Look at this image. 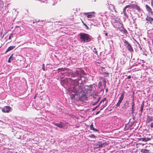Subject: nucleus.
Returning <instances> with one entry per match:
<instances>
[{
  "instance_id": "obj_36",
  "label": "nucleus",
  "mask_w": 153,
  "mask_h": 153,
  "mask_svg": "<svg viewBox=\"0 0 153 153\" xmlns=\"http://www.w3.org/2000/svg\"><path fill=\"white\" fill-rule=\"evenodd\" d=\"M151 4L152 6V7H153V0H151Z\"/></svg>"
},
{
  "instance_id": "obj_29",
  "label": "nucleus",
  "mask_w": 153,
  "mask_h": 153,
  "mask_svg": "<svg viewBox=\"0 0 153 153\" xmlns=\"http://www.w3.org/2000/svg\"><path fill=\"white\" fill-rule=\"evenodd\" d=\"M97 145L98 146V147H102V143H99V144Z\"/></svg>"
},
{
  "instance_id": "obj_8",
  "label": "nucleus",
  "mask_w": 153,
  "mask_h": 153,
  "mask_svg": "<svg viewBox=\"0 0 153 153\" xmlns=\"http://www.w3.org/2000/svg\"><path fill=\"white\" fill-rule=\"evenodd\" d=\"M52 123L55 126H56L60 128H64L65 126H66L65 123L61 122H60L59 123Z\"/></svg>"
},
{
  "instance_id": "obj_38",
  "label": "nucleus",
  "mask_w": 153,
  "mask_h": 153,
  "mask_svg": "<svg viewBox=\"0 0 153 153\" xmlns=\"http://www.w3.org/2000/svg\"><path fill=\"white\" fill-rule=\"evenodd\" d=\"M95 136L94 135V134H91V137H93L94 138H95Z\"/></svg>"
},
{
  "instance_id": "obj_44",
  "label": "nucleus",
  "mask_w": 153,
  "mask_h": 153,
  "mask_svg": "<svg viewBox=\"0 0 153 153\" xmlns=\"http://www.w3.org/2000/svg\"><path fill=\"white\" fill-rule=\"evenodd\" d=\"M100 105V103H99V105H98V106H97L96 107V108H98V107H99Z\"/></svg>"
},
{
  "instance_id": "obj_30",
  "label": "nucleus",
  "mask_w": 153,
  "mask_h": 153,
  "mask_svg": "<svg viewBox=\"0 0 153 153\" xmlns=\"http://www.w3.org/2000/svg\"><path fill=\"white\" fill-rule=\"evenodd\" d=\"M122 31H123L124 33H127V30L126 29H125L123 27V28Z\"/></svg>"
},
{
  "instance_id": "obj_52",
  "label": "nucleus",
  "mask_w": 153,
  "mask_h": 153,
  "mask_svg": "<svg viewBox=\"0 0 153 153\" xmlns=\"http://www.w3.org/2000/svg\"><path fill=\"white\" fill-rule=\"evenodd\" d=\"M93 97V98H94V99L95 98V97Z\"/></svg>"
},
{
  "instance_id": "obj_3",
  "label": "nucleus",
  "mask_w": 153,
  "mask_h": 153,
  "mask_svg": "<svg viewBox=\"0 0 153 153\" xmlns=\"http://www.w3.org/2000/svg\"><path fill=\"white\" fill-rule=\"evenodd\" d=\"M81 42H87L91 40L90 36L88 34L84 33H80L79 34Z\"/></svg>"
},
{
  "instance_id": "obj_13",
  "label": "nucleus",
  "mask_w": 153,
  "mask_h": 153,
  "mask_svg": "<svg viewBox=\"0 0 153 153\" xmlns=\"http://www.w3.org/2000/svg\"><path fill=\"white\" fill-rule=\"evenodd\" d=\"M131 111L132 113L133 114L134 111V106L135 105V103L134 102V97L133 96H132V100L131 102Z\"/></svg>"
},
{
  "instance_id": "obj_2",
  "label": "nucleus",
  "mask_w": 153,
  "mask_h": 153,
  "mask_svg": "<svg viewBox=\"0 0 153 153\" xmlns=\"http://www.w3.org/2000/svg\"><path fill=\"white\" fill-rule=\"evenodd\" d=\"M129 8L130 9H135L139 11H140L141 9L139 6L137 4H130L126 5L123 9V13L125 17L127 18H128V16L126 12V8Z\"/></svg>"
},
{
  "instance_id": "obj_25",
  "label": "nucleus",
  "mask_w": 153,
  "mask_h": 153,
  "mask_svg": "<svg viewBox=\"0 0 153 153\" xmlns=\"http://www.w3.org/2000/svg\"><path fill=\"white\" fill-rule=\"evenodd\" d=\"M109 73H108L104 72L103 73V75H104L105 77H108Z\"/></svg>"
},
{
  "instance_id": "obj_45",
  "label": "nucleus",
  "mask_w": 153,
  "mask_h": 153,
  "mask_svg": "<svg viewBox=\"0 0 153 153\" xmlns=\"http://www.w3.org/2000/svg\"><path fill=\"white\" fill-rule=\"evenodd\" d=\"M39 22V21H36V22H33V24H34V23H35L36 22Z\"/></svg>"
},
{
  "instance_id": "obj_32",
  "label": "nucleus",
  "mask_w": 153,
  "mask_h": 153,
  "mask_svg": "<svg viewBox=\"0 0 153 153\" xmlns=\"http://www.w3.org/2000/svg\"><path fill=\"white\" fill-rule=\"evenodd\" d=\"M102 85V82H99L98 84V86L99 87H101Z\"/></svg>"
},
{
  "instance_id": "obj_28",
  "label": "nucleus",
  "mask_w": 153,
  "mask_h": 153,
  "mask_svg": "<svg viewBox=\"0 0 153 153\" xmlns=\"http://www.w3.org/2000/svg\"><path fill=\"white\" fill-rule=\"evenodd\" d=\"M82 22L83 24V25L85 26L86 29H87V30H88L89 29V28L87 26V25L86 24H85V23H84V22L82 21Z\"/></svg>"
},
{
  "instance_id": "obj_50",
  "label": "nucleus",
  "mask_w": 153,
  "mask_h": 153,
  "mask_svg": "<svg viewBox=\"0 0 153 153\" xmlns=\"http://www.w3.org/2000/svg\"><path fill=\"white\" fill-rule=\"evenodd\" d=\"M126 102H128V101H126Z\"/></svg>"
},
{
  "instance_id": "obj_24",
  "label": "nucleus",
  "mask_w": 153,
  "mask_h": 153,
  "mask_svg": "<svg viewBox=\"0 0 153 153\" xmlns=\"http://www.w3.org/2000/svg\"><path fill=\"white\" fill-rule=\"evenodd\" d=\"M58 70L59 71V72L60 71H64L66 70V68H59L58 69Z\"/></svg>"
},
{
  "instance_id": "obj_4",
  "label": "nucleus",
  "mask_w": 153,
  "mask_h": 153,
  "mask_svg": "<svg viewBox=\"0 0 153 153\" xmlns=\"http://www.w3.org/2000/svg\"><path fill=\"white\" fill-rule=\"evenodd\" d=\"M74 84L73 85H71L70 87L69 88L70 90V91H71L72 92L74 93V94H73L72 95L71 97V99L72 100L73 98H74L75 97V95H77L78 94H79L80 92H77V93H76V92L74 90H73L72 88H74V89H75V88L74 87H75V83L73 81Z\"/></svg>"
},
{
  "instance_id": "obj_19",
  "label": "nucleus",
  "mask_w": 153,
  "mask_h": 153,
  "mask_svg": "<svg viewBox=\"0 0 153 153\" xmlns=\"http://www.w3.org/2000/svg\"><path fill=\"white\" fill-rule=\"evenodd\" d=\"M100 79H102V81L103 84V85L104 87V88L106 86V81L105 79L103 78L102 77H100Z\"/></svg>"
},
{
  "instance_id": "obj_11",
  "label": "nucleus",
  "mask_w": 153,
  "mask_h": 153,
  "mask_svg": "<svg viewBox=\"0 0 153 153\" xmlns=\"http://www.w3.org/2000/svg\"><path fill=\"white\" fill-rule=\"evenodd\" d=\"M145 7L151 16H153V12L152 11V9L151 7L147 4H146Z\"/></svg>"
},
{
  "instance_id": "obj_14",
  "label": "nucleus",
  "mask_w": 153,
  "mask_h": 153,
  "mask_svg": "<svg viewBox=\"0 0 153 153\" xmlns=\"http://www.w3.org/2000/svg\"><path fill=\"white\" fill-rule=\"evenodd\" d=\"M153 120V117L152 116H148L146 120V123H149Z\"/></svg>"
},
{
  "instance_id": "obj_43",
  "label": "nucleus",
  "mask_w": 153,
  "mask_h": 153,
  "mask_svg": "<svg viewBox=\"0 0 153 153\" xmlns=\"http://www.w3.org/2000/svg\"><path fill=\"white\" fill-rule=\"evenodd\" d=\"M8 62L9 63H10L11 62V61H10V59H9L8 60Z\"/></svg>"
},
{
  "instance_id": "obj_7",
  "label": "nucleus",
  "mask_w": 153,
  "mask_h": 153,
  "mask_svg": "<svg viewBox=\"0 0 153 153\" xmlns=\"http://www.w3.org/2000/svg\"><path fill=\"white\" fill-rule=\"evenodd\" d=\"M95 13L94 12L90 13H84L83 14L84 15H86L87 18H91L95 16Z\"/></svg>"
},
{
  "instance_id": "obj_55",
  "label": "nucleus",
  "mask_w": 153,
  "mask_h": 153,
  "mask_svg": "<svg viewBox=\"0 0 153 153\" xmlns=\"http://www.w3.org/2000/svg\"><path fill=\"white\" fill-rule=\"evenodd\" d=\"M16 153H17V152H16Z\"/></svg>"
},
{
  "instance_id": "obj_5",
  "label": "nucleus",
  "mask_w": 153,
  "mask_h": 153,
  "mask_svg": "<svg viewBox=\"0 0 153 153\" xmlns=\"http://www.w3.org/2000/svg\"><path fill=\"white\" fill-rule=\"evenodd\" d=\"M125 92L124 91H123L120 94V96L119 97V99L117 102L116 105V108H117L119 106L120 104L122 102L123 98H124V95L125 94Z\"/></svg>"
},
{
  "instance_id": "obj_16",
  "label": "nucleus",
  "mask_w": 153,
  "mask_h": 153,
  "mask_svg": "<svg viewBox=\"0 0 153 153\" xmlns=\"http://www.w3.org/2000/svg\"><path fill=\"white\" fill-rule=\"evenodd\" d=\"M126 48L130 52L132 53L133 52V50L131 44L127 46Z\"/></svg>"
},
{
  "instance_id": "obj_31",
  "label": "nucleus",
  "mask_w": 153,
  "mask_h": 153,
  "mask_svg": "<svg viewBox=\"0 0 153 153\" xmlns=\"http://www.w3.org/2000/svg\"><path fill=\"white\" fill-rule=\"evenodd\" d=\"M152 135L151 134H149V136H147V137H146V138H150V140L151 139H152Z\"/></svg>"
},
{
  "instance_id": "obj_41",
  "label": "nucleus",
  "mask_w": 153,
  "mask_h": 153,
  "mask_svg": "<svg viewBox=\"0 0 153 153\" xmlns=\"http://www.w3.org/2000/svg\"><path fill=\"white\" fill-rule=\"evenodd\" d=\"M105 35L106 36H108V33H107V32L105 33Z\"/></svg>"
},
{
  "instance_id": "obj_46",
  "label": "nucleus",
  "mask_w": 153,
  "mask_h": 153,
  "mask_svg": "<svg viewBox=\"0 0 153 153\" xmlns=\"http://www.w3.org/2000/svg\"><path fill=\"white\" fill-rule=\"evenodd\" d=\"M95 53L96 54H97V51H95Z\"/></svg>"
},
{
  "instance_id": "obj_33",
  "label": "nucleus",
  "mask_w": 153,
  "mask_h": 153,
  "mask_svg": "<svg viewBox=\"0 0 153 153\" xmlns=\"http://www.w3.org/2000/svg\"><path fill=\"white\" fill-rule=\"evenodd\" d=\"M100 99H99V98H98V99H97V101H96L95 102V103L93 104L94 105H95L96 104H97L99 101Z\"/></svg>"
},
{
  "instance_id": "obj_22",
  "label": "nucleus",
  "mask_w": 153,
  "mask_h": 153,
  "mask_svg": "<svg viewBox=\"0 0 153 153\" xmlns=\"http://www.w3.org/2000/svg\"><path fill=\"white\" fill-rule=\"evenodd\" d=\"M123 42L125 44V45L127 47L128 45H129L130 44H129L128 42L125 39L123 40Z\"/></svg>"
},
{
  "instance_id": "obj_42",
  "label": "nucleus",
  "mask_w": 153,
  "mask_h": 153,
  "mask_svg": "<svg viewBox=\"0 0 153 153\" xmlns=\"http://www.w3.org/2000/svg\"><path fill=\"white\" fill-rule=\"evenodd\" d=\"M13 54H12L10 56V58H9V59H10L12 58V56H13Z\"/></svg>"
},
{
  "instance_id": "obj_9",
  "label": "nucleus",
  "mask_w": 153,
  "mask_h": 153,
  "mask_svg": "<svg viewBox=\"0 0 153 153\" xmlns=\"http://www.w3.org/2000/svg\"><path fill=\"white\" fill-rule=\"evenodd\" d=\"M88 97L87 95L85 94H82L79 97V99L81 101H84L87 100Z\"/></svg>"
},
{
  "instance_id": "obj_27",
  "label": "nucleus",
  "mask_w": 153,
  "mask_h": 153,
  "mask_svg": "<svg viewBox=\"0 0 153 153\" xmlns=\"http://www.w3.org/2000/svg\"><path fill=\"white\" fill-rule=\"evenodd\" d=\"M13 37V34L12 33H11L9 35V37L8 39L10 40L11 39V38Z\"/></svg>"
},
{
  "instance_id": "obj_40",
  "label": "nucleus",
  "mask_w": 153,
  "mask_h": 153,
  "mask_svg": "<svg viewBox=\"0 0 153 153\" xmlns=\"http://www.w3.org/2000/svg\"><path fill=\"white\" fill-rule=\"evenodd\" d=\"M131 76H128L127 78L128 79H130L131 78Z\"/></svg>"
},
{
  "instance_id": "obj_37",
  "label": "nucleus",
  "mask_w": 153,
  "mask_h": 153,
  "mask_svg": "<svg viewBox=\"0 0 153 153\" xmlns=\"http://www.w3.org/2000/svg\"><path fill=\"white\" fill-rule=\"evenodd\" d=\"M43 69L44 71L45 70V65L44 64L43 65Z\"/></svg>"
},
{
  "instance_id": "obj_10",
  "label": "nucleus",
  "mask_w": 153,
  "mask_h": 153,
  "mask_svg": "<svg viewBox=\"0 0 153 153\" xmlns=\"http://www.w3.org/2000/svg\"><path fill=\"white\" fill-rule=\"evenodd\" d=\"M11 108L9 106H5L2 109V111L4 113H8L10 112Z\"/></svg>"
},
{
  "instance_id": "obj_1",
  "label": "nucleus",
  "mask_w": 153,
  "mask_h": 153,
  "mask_svg": "<svg viewBox=\"0 0 153 153\" xmlns=\"http://www.w3.org/2000/svg\"><path fill=\"white\" fill-rule=\"evenodd\" d=\"M75 85V89L72 88L73 90H74L76 93L77 92H80V93H83L85 94H86L92 90V87L90 86H85L84 87L83 84L82 83H79L78 80H75L74 81Z\"/></svg>"
},
{
  "instance_id": "obj_35",
  "label": "nucleus",
  "mask_w": 153,
  "mask_h": 153,
  "mask_svg": "<svg viewBox=\"0 0 153 153\" xmlns=\"http://www.w3.org/2000/svg\"><path fill=\"white\" fill-rule=\"evenodd\" d=\"M150 126L151 128H153V122L151 123Z\"/></svg>"
},
{
  "instance_id": "obj_48",
  "label": "nucleus",
  "mask_w": 153,
  "mask_h": 153,
  "mask_svg": "<svg viewBox=\"0 0 153 153\" xmlns=\"http://www.w3.org/2000/svg\"><path fill=\"white\" fill-rule=\"evenodd\" d=\"M96 108H94V109H93L92 111H94V110H95Z\"/></svg>"
},
{
  "instance_id": "obj_18",
  "label": "nucleus",
  "mask_w": 153,
  "mask_h": 153,
  "mask_svg": "<svg viewBox=\"0 0 153 153\" xmlns=\"http://www.w3.org/2000/svg\"><path fill=\"white\" fill-rule=\"evenodd\" d=\"M141 152L142 153H150L149 150L147 149H142Z\"/></svg>"
},
{
  "instance_id": "obj_12",
  "label": "nucleus",
  "mask_w": 153,
  "mask_h": 153,
  "mask_svg": "<svg viewBox=\"0 0 153 153\" xmlns=\"http://www.w3.org/2000/svg\"><path fill=\"white\" fill-rule=\"evenodd\" d=\"M107 102L108 101L106 100V98H104L101 100L100 102V104H102L103 105V106L105 107L106 105Z\"/></svg>"
},
{
  "instance_id": "obj_51",
  "label": "nucleus",
  "mask_w": 153,
  "mask_h": 153,
  "mask_svg": "<svg viewBox=\"0 0 153 153\" xmlns=\"http://www.w3.org/2000/svg\"><path fill=\"white\" fill-rule=\"evenodd\" d=\"M152 99H153V96H152Z\"/></svg>"
},
{
  "instance_id": "obj_17",
  "label": "nucleus",
  "mask_w": 153,
  "mask_h": 153,
  "mask_svg": "<svg viewBox=\"0 0 153 153\" xmlns=\"http://www.w3.org/2000/svg\"><path fill=\"white\" fill-rule=\"evenodd\" d=\"M15 48V46H10L8 48L7 50V51L6 52V53H7V52H8V51L13 49Z\"/></svg>"
},
{
  "instance_id": "obj_15",
  "label": "nucleus",
  "mask_w": 153,
  "mask_h": 153,
  "mask_svg": "<svg viewBox=\"0 0 153 153\" xmlns=\"http://www.w3.org/2000/svg\"><path fill=\"white\" fill-rule=\"evenodd\" d=\"M146 20L147 21V23H148V22L151 24L152 22L153 21V18L147 16L146 18Z\"/></svg>"
},
{
  "instance_id": "obj_54",
  "label": "nucleus",
  "mask_w": 153,
  "mask_h": 153,
  "mask_svg": "<svg viewBox=\"0 0 153 153\" xmlns=\"http://www.w3.org/2000/svg\"><path fill=\"white\" fill-rule=\"evenodd\" d=\"M127 10V11L128 12H128V10Z\"/></svg>"
},
{
  "instance_id": "obj_6",
  "label": "nucleus",
  "mask_w": 153,
  "mask_h": 153,
  "mask_svg": "<svg viewBox=\"0 0 153 153\" xmlns=\"http://www.w3.org/2000/svg\"><path fill=\"white\" fill-rule=\"evenodd\" d=\"M83 71L81 70L80 69H79L76 71L75 72V74L74 76H79L80 78L79 79H81V78L82 77H83Z\"/></svg>"
},
{
  "instance_id": "obj_34",
  "label": "nucleus",
  "mask_w": 153,
  "mask_h": 153,
  "mask_svg": "<svg viewBox=\"0 0 153 153\" xmlns=\"http://www.w3.org/2000/svg\"><path fill=\"white\" fill-rule=\"evenodd\" d=\"M39 0L43 3H46V2H45V1L46 2L47 0Z\"/></svg>"
},
{
  "instance_id": "obj_26",
  "label": "nucleus",
  "mask_w": 153,
  "mask_h": 153,
  "mask_svg": "<svg viewBox=\"0 0 153 153\" xmlns=\"http://www.w3.org/2000/svg\"><path fill=\"white\" fill-rule=\"evenodd\" d=\"M108 145V144L106 142H105L102 143V147H105L106 146H107Z\"/></svg>"
},
{
  "instance_id": "obj_21",
  "label": "nucleus",
  "mask_w": 153,
  "mask_h": 153,
  "mask_svg": "<svg viewBox=\"0 0 153 153\" xmlns=\"http://www.w3.org/2000/svg\"><path fill=\"white\" fill-rule=\"evenodd\" d=\"M90 127L91 129L93 130L94 131H98V130L97 129H95L93 127V124H91L90 126Z\"/></svg>"
},
{
  "instance_id": "obj_49",
  "label": "nucleus",
  "mask_w": 153,
  "mask_h": 153,
  "mask_svg": "<svg viewBox=\"0 0 153 153\" xmlns=\"http://www.w3.org/2000/svg\"><path fill=\"white\" fill-rule=\"evenodd\" d=\"M36 97V95H35V96L34 97V99Z\"/></svg>"
},
{
  "instance_id": "obj_47",
  "label": "nucleus",
  "mask_w": 153,
  "mask_h": 153,
  "mask_svg": "<svg viewBox=\"0 0 153 153\" xmlns=\"http://www.w3.org/2000/svg\"><path fill=\"white\" fill-rule=\"evenodd\" d=\"M108 90V88H106V90H105V91H106V92Z\"/></svg>"
},
{
  "instance_id": "obj_20",
  "label": "nucleus",
  "mask_w": 153,
  "mask_h": 153,
  "mask_svg": "<svg viewBox=\"0 0 153 153\" xmlns=\"http://www.w3.org/2000/svg\"><path fill=\"white\" fill-rule=\"evenodd\" d=\"M150 139V138H146V137H145L141 138L140 139L143 141L147 142Z\"/></svg>"
},
{
  "instance_id": "obj_23",
  "label": "nucleus",
  "mask_w": 153,
  "mask_h": 153,
  "mask_svg": "<svg viewBox=\"0 0 153 153\" xmlns=\"http://www.w3.org/2000/svg\"><path fill=\"white\" fill-rule=\"evenodd\" d=\"M144 106V104L143 102L141 105V107L140 109V111L141 112V113H142L143 111V107Z\"/></svg>"
},
{
  "instance_id": "obj_53",
  "label": "nucleus",
  "mask_w": 153,
  "mask_h": 153,
  "mask_svg": "<svg viewBox=\"0 0 153 153\" xmlns=\"http://www.w3.org/2000/svg\"><path fill=\"white\" fill-rule=\"evenodd\" d=\"M129 11H130V13L131 14V12H130L131 10H129Z\"/></svg>"
},
{
  "instance_id": "obj_39",
  "label": "nucleus",
  "mask_w": 153,
  "mask_h": 153,
  "mask_svg": "<svg viewBox=\"0 0 153 153\" xmlns=\"http://www.w3.org/2000/svg\"><path fill=\"white\" fill-rule=\"evenodd\" d=\"M100 111H98V112H97L96 114V115H97L98 114H99L100 113Z\"/></svg>"
}]
</instances>
